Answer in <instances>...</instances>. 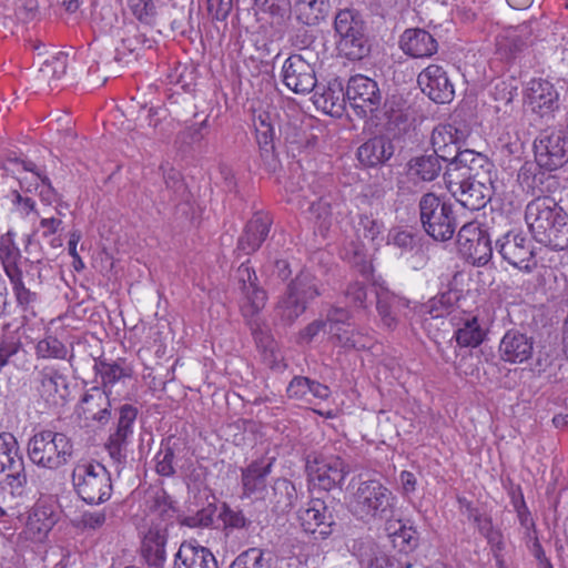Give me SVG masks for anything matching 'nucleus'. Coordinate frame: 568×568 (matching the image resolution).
Segmentation results:
<instances>
[{
    "instance_id": "46",
    "label": "nucleus",
    "mask_w": 568,
    "mask_h": 568,
    "mask_svg": "<svg viewBox=\"0 0 568 568\" xmlns=\"http://www.w3.org/2000/svg\"><path fill=\"white\" fill-rule=\"evenodd\" d=\"M100 373L103 388L108 390L114 384L130 378L132 376V368L120 363H101Z\"/></svg>"
},
{
    "instance_id": "3",
    "label": "nucleus",
    "mask_w": 568,
    "mask_h": 568,
    "mask_svg": "<svg viewBox=\"0 0 568 568\" xmlns=\"http://www.w3.org/2000/svg\"><path fill=\"white\" fill-rule=\"evenodd\" d=\"M72 485L87 504H102L112 495L111 475L98 462L79 460L72 470Z\"/></svg>"
},
{
    "instance_id": "45",
    "label": "nucleus",
    "mask_w": 568,
    "mask_h": 568,
    "mask_svg": "<svg viewBox=\"0 0 568 568\" xmlns=\"http://www.w3.org/2000/svg\"><path fill=\"white\" fill-rule=\"evenodd\" d=\"M386 531L393 538L395 546L403 549L410 548L416 540V530L406 526L398 519H388L386 523Z\"/></svg>"
},
{
    "instance_id": "36",
    "label": "nucleus",
    "mask_w": 568,
    "mask_h": 568,
    "mask_svg": "<svg viewBox=\"0 0 568 568\" xmlns=\"http://www.w3.org/2000/svg\"><path fill=\"white\" fill-rule=\"evenodd\" d=\"M457 329L454 337L460 347H477L485 337L486 329L479 323L477 316L466 314L456 323Z\"/></svg>"
},
{
    "instance_id": "32",
    "label": "nucleus",
    "mask_w": 568,
    "mask_h": 568,
    "mask_svg": "<svg viewBox=\"0 0 568 568\" xmlns=\"http://www.w3.org/2000/svg\"><path fill=\"white\" fill-rule=\"evenodd\" d=\"M271 220L263 214H255L247 223L239 239L237 250L248 255L255 252L265 241L270 231Z\"/></svg>"
},
{
    "instance_id": "10",
    "label": "nucleus",
    "mask_w": 568,
    "mask_h": 568,
    "mask_svg": "<svg viewBox=\"0 0 568 568\" xmlns=\"http://www.w3.org/2000/svg\"><path fill=\"white\" fill-rule=\"evenodd\" d=\"M537 164L555 171L568 162V138L559 131L541 133L534 143Z\"/></svg>"
},
{
    "instance_id": "60",
    "label": "nucleus",
    "mask_w": 568,
    "mask_h": 568,
    "mask_svg": "<svg viewBox=\"0 0 568 568\" xmlns=\"http://www.w3.org/2000/svg\"><path fill=\"white\" fill-rule=\"evenodd\" d=\"M209 10L216 20H224L230 14L233 0H207Z\"/></svg>"
},
{
    "instance_id": "51",
    "label": "nucleus",
    "mask_w": 568,
    "mask_h": 568,
    "mask_svg": "<svg viewBox=\"0 0 568 568\" xmlns=\"http://www.w3.org/2000/svg\"><path fill=\"white\" fill-rule=\"evenodd\" d=\"M256 344L265 351H273L274 339L270 334L267 324L258 318L247 321Z\"/></svg>"
},
{
    "instance_id": "43",
    "label": "nucleus",
    "mask_w": 568,
    "mask_h": 568,
    "mask_svg": "<svg viewBox=\"0 0 568 568\" xmlns=\"http://www.w3.org/2000/svg\"><path fill=\"white\" fill-rule=\"evenodd\" d=\"M333 343L345 349H363L368 347V338L358 331L351 329L349 326L328 333Z\"/></svg>"
},
{
    "instance_id": "63",
    "label": "nucleus",
    "mask_w": 568,
    "mask_h": 568,
    "mask_svg": "<svg viewBox=\"0 0 568 568\" xmlns=\"http://www.w3.org/2000/svg\"><path fill=\"white\" fill-rule=\"evenodd\" d=\"M38 172L26 168V174L19 179L21 187L28 192L38 191L41 180H44Z\"/></svg>"
},
{
    "instance_id": "49",
    "label": "nucleus",
    "mask_w": 568,
    "mask_h": 568,
    "mask_svg": "<svg viewBox=\"0 0 568 568\" xmlns=\"http://www.w3.org/2000/svg\"><path fill=\"white\" fill-rule=\"evenodd\" d=\"M131 13L142 23L151 26L155 22L156 7L153 0H128Z\"/></svg>"
},
{
    "instance_id": "14",
    "label": "nucleus",
    "mask_w": 568,
    "mask_h": 568,
    "mask_svg": "<svg viewBox=\"0 0 568 568\" xmlns=\"http://www.w3.org/2000/svg\"><path fill=\"white\" fill-rule=\"evenodd\" d=\"M494 164L488 158L473 150L459 151L452 158L445 179H475L490 181Z\"/></svg>"
},
{
    "instance_id": "53",
    "label": "nucleus",
    "mask_w": 568,
    "mask_h": 568,
    "mask_svg": "<svg viewBox=\"0 0 568 568\" xmlns=\"http://www.w3.org/2000/svg\"><path fill=\"white\" fill-rule=\"evenodd\" d=\"M365 568H413L409 562H398L392 559L384 551L375 550L366 560H362Z\"/></svg>"
},
{
    "instance_id": "38",
    "label": "nucleus",
    "mask_w": 568,
    "mask_h": 568,
    "mask_svg": "<svg viewBox=\"0 0 568 568\" xmlns=\"http://www.w3.org/2000/svg\"><path fill=\"white\" fill-rule=\"evenodd\" d=\"M329 7V0H295L293 10L300 22L315 26L326 18Z\"/></svg>"
},
{
    "instance_id": "57",
    "label": "nucleus",
    "mask_w": 568,
    "mask_h": 568,
    "mask_svg": "<svg viewBox=\"0 0 568 568\" xmlns=\"http://www.w3.org/2000/svg\"><path fill=\"white\" fill-rule=\"evenodd\" d=\"M220 517L225 527L241 529L247 525V519L242 511L226 506L221 511Z\"/></svg>"
},
{
    "instance_id": "17",
    "label": "nucleus",
    "mask_w": 568,
    "mask_h": 568,
    "mask_svg": "<svg viewBox=\"0 0 568 568\" xmlns=\"http://www.w3.org/2000/svg\"><path fill=\"white\" fill-rule=\"evenodd\" d=\"M445 181L448 191L465 209L477 211L486 205L489 193L488 180L445 179Z\"/></svg>"
},
{
    "instance_id": "16",
    "label": "nucleus",
    "mask_w": 568,
    "mask_h": 568,
    "mask_svg": "<svg viewBox=\"0 0 568 568\" xmlns=\"http://www.w3.org/2000/svg\"><path fill=\"white\" fill-rule=\"evenodd\" d=\"M500 256L514 267L530 271L534 257L531 240L521 232L509 231L496 241Z\"/></svg>"
},
{
    "instance_id": "29",
    "label": "nucleus",
    "mask_w": 568,
    "mask_h": 568,
    "mask_svg": "<svg viewBox=\"0 0 568 568\" xmlns=\"http://www.w3.org/2000/svg\"><path fill=\"white\" fill-rule=\"evenodd\" d=\"M400 48L413 58H427L437 52L438 45L429 32L422 29H409L402 36Z\"/></svg>"
},
{
    "instance_id": "9",
    "label": "nucleus",
    "mask_w": 568,
    "mask_h": 568,
    "mask_svg": "<svg viewBox=\"0 0 568 568\" xmlns=\"http://www.w3.org/2000/svg\"><path fill=\"white\" fill-rule=\"evenodd\" d=\"M306 468L310 483L325 491L338 487L349 473L345 462L335 455L317 456L308 460Z\"/></svg>"
},
{
    "instance_id": "64",
    "label": "nucleus",
    "mask_w": 568,
    "mask_h": 568,
    "mask_svg": "<svg viewBox=\"0 0 568 568\" xmlns=\"http://www.w3.org/2000/svg\"><path fill=\"white\" fill-rule=\"evenodd\" d=\"M346 297L355 305L363 306L366 300V291L363 284L356 282L346 290Z\"/></svg>"
},
{
    "instance_id": "28",
    "label": "nucleus",
    "mask_w": 568,
    "mask_h": 568,
    "mask_svg": "<svg viewBox=\"0 0 568 568\" xmlns=\"http://www.w3.org/2000/svg\"><path fill=\"white\" fill-rule=\"evenodd\" d=\"M464 139L463 131L453 124H440L433 130L432 146L443 161H452L459 152V143Z\"/></svg>"
},
{
    "instance_id": "61",
    "label": "nucleus",
    "mask_w": 568,
    "mask_h": 568,
    "mask_svg": "<svg viewBox=\"0 0 568 568\" xmlns=\"http://www.w3.org/2000/svg\"><path fill=\"white\" fill-rule=\"evenodd\" d=\"M325 321H314L311 324H308L303 331L300 332L298 335V342L300 343H311L315 336L318 335L320 332H322L326 327Z\"/></svg>"
},
{
    "instance_id": "23",
    "label": "nucleus",
    "mask_w": 568,
    "mask_h": 568,
    "mask_svg": "<svg viewBox=\"0 0 568 568\" xmlns=\"http://www.w3.org/2000/svg\"><path fill=\"white\" fill-rule=\"evenodd\" d=\"M273 460L261 458L242 469V488L245 497L262 498L266 490V478L271 473Z\"/></svg>"
},
{
    "instance_id": "20",
    "label": "nucleus",
    "mask_w": 568,
    "mask_h": 568,
    "mask_svg": "<svg viewBox=\"0 0 568 568\" xmlns=\"http://www.w3.org/2000/svg\"><path fill=\"white\" fill-rule=\"evenodd\" d=\"M526 105L540 118L550 116L558 109L559 93L547 80L532 79L526 90Z\"/></svg>"
},
{
    "instance_id": "13",
    "label": "nucleus",
    "mask_w": 568,
    "mask_h": 568,
    "mask_svg": "<svg viewBox=\"0 0 568 568\" xmlns=\"http://www.w3.org/2000/svg\"><path fill=\"white\" fill-rule=\"evenodd\" d=\"M239 288L241 291L240 307L243 316L251 321L258 318V314L264 308L267 295L261 288L256 281V274L247 264L242 263L236 272Z\"/></svg>"
},
{
    "instance_id": "35",
    "label": "nucleus",
    "mask_w": 568,
    "mask_h": 568,
    "mask_svg": "<svg viewBox=\"0 0 568 568\" xmlns=\"http://www.w3.org/2000/svg\"><path fill=\"white\" fill-rule=\"evenodd\" d=\"M290 398L312 403L313 399H326L331 390L326 385L312 381L307 377H294L287 386Z\"/></svg>"
},
{
    "instance_id": "7",
    "label": "nucleus",
    "mask_w": 568,
    "mask_h": 568,
    "mask_svg": "<svg viewBox=\"0 0 568 568\" xmlns=\"http://www.w3.org/2000/svg\"><path fill=\"white\" fill-rule=\"evenodd\" d=\"M335 30L339 36L338 50L351 60H361L367 53L363 23L353 10H342L335 17Z\"/></svg>"
},
{
    "instance_id": "52",
    "label": "nucleus",
    "mask_w": 568,
    "mask_h": 568,
    "mask_svg": "<svg viewBox=\"0 0 568 568\" xmlns=\"http://www.w3.org/2000/svg\"><path fill=\"white\" fill-rule=\"evenodd\" d=\"M17 302L23 308L30 307L37 300L36 293L27 288L22 281V272L8 276Z\"/></svg>"
},
{
    "instance_id": "8",
    "label": "nucleus",
    "mask_w": 568,
    "mask_h": 568,
    "mask_svg": "<svg viewBox=\"0 0 568 568\" xmlns=\"http://www.w3.org/2000/svg\"><path fill=\"white\" fill-rule=\"evenodd\" d=\"M59 519V513L53 505L38 501L27 511L19 538L32 544H43Z\"/></svg>"
},
{
    "instance_id": "50",
    "label": "nucleus",
    "mask_w": 568,
    "mask_h": 568,
    "mask_svg": "<svg viewBox=\"0 0 568 568\" xmlns=\"http://www.w3.org/2000/svg\"><path fill=\"white\" fill-rule=\"evenodd\" d=\"M389 243L398 247L402 253H418L420 240L408 231L397 230L389 234Z\"/></svg>"
},
{
    "instance_id": "44",
    "label": "nucleus",
    "mask_w": 568,
    "mask_h": 568,
    "mask_svg": "<svg viewBox=\"0 0 568 568\" xmlns=\"http://www.w3.org/2000/svg\"><path fill=\"white\" fill-rule=\"evenodd\" d=\"M402 305H404V301L393 294H378L376 307L381 320L386 327L392 328L396 325L395 313Z\"/></svg>"
},
{
    "instance_id": "41",
    "label": "nucleus",
    "mask_w": 568,
    "mask_h": 568,
    "mask_svg": "<svg viewBox=\"0 0 568 568\" xmlns=\"http://www.w3.org/2000/svg\"><path fill=\"white\" fill-rule=\"evenodd\" d=\"M442 158L435 152L432 154L416 156L409 162L412 174L419 176L424 181L435 180L442 171Z\"/></svg>"
},
{
    "instance_id": "56",
    "label": "nucleus",
    "mask_w": 568,
    "mask_h": 568,
    "mask_svg": "<svg viewBox=\"0 0 568 568\" xmlns=\"http://www.w3.org/2000/svg\"><path fill=\"white\" fill-rule=\"evenodd\" d=\"M254 128L256 131V138L258 143L268 144L274 134L275 130L270 122V116L266 113H261L254 119Z\"/></svg>"
},
{
    "instance_id": "24",
    "label": "nucleus",
    "mask_w": 568,
    "mask_h": 568,
    "mask_svg": "<svg viewBox=\"0 0 568 568\" xmlns=\"http://www.w3.org/2000/svg\"><path fill=\"white\" fill-rule=\"evenodd\" d=\"M110 406L109 390L93 386L84 393L78 412L85 420L103 423L110 417Z\"/></svg>"
},
{
    "instance_id": "4",
    "label": "nucleus",
    "mask_w": 568,
    "mask_h": 568,
    "mask_svg": "<svg viewBox=\"0 0 568 568\" xmlns=\"http://www.w3.org/2000/svg\"><path fill=\"white\" fill-rule=\"evenodd\" d=\"M71 440L62 433L42 430L28 443V455L33 464L47 469H58L72 456Z\"/></svg>"
},
{
    "instance_id": "19",
    "label": "nucleus",
    "mask_w": 568,
    "mask_h": 568,
    "mask_svg": "<svg viewBox=\"0 0 568 568\" xmlns=\"http://www.w3.org/2000/svg\"><path fill=\"white\" fill-rule=\"evenodd\" d=\"M4 471H8L7 480L10 487L20 488L27 483L18 442L10 433L0 434V474Z\"/></svg>"
},
{
    "instance_id": "34",
    "label": "nucleus",
    "mask_w": 568,
    "mask_h": 568,
    "mask_svg": "<svg viewBox=\"0 0 568 568\" xmlns=\"http://www.w3.org/2000/svg\"><path fill=\"white\" fill-rule=\"evenodd\" d=\"M135 418L136 409L133 406L123 405L120 408L116 432L110 436L109 443L106 445L112 458H120L122 445L125 444L128 437L131 436L133 433L132 426Z\"/></svg>"
},
{
    "instance_id": "18",
    "label": "nucleus",
    "mask_w": 568,
    "mask_h": 568,
    "mask_svg": "<svg viewBox=\"0 0 568 568\" xmlns=\"http://www.w3.org/2000/svg\"><path fill=\"white\" fill-rule=\"evenodd\" d=\"M417 82L423 93L436 103H448L454 98V84L442 65L430 64L425 68L418 74Z\"/></svg>"
},
{
    "instance_id": "30",
    "label": "nucleus",
    "mask_w": 568,
    "mask_h": 568,
    "mask_svg": "<svg viewBox=\"0 0 568 568\" xmlns=\"http://www.w3.org/2000/svg\"><path fill=\"white\" fill-rule=\"evenodd\" d=\"M166 534L164 526H155L148 530L142 542V556L149 568H163L165 562Z\"/></svg>"
},
{
    "instance_id": "1",
    "label": "nucleus",
    "mask_w": 568,
    "mask_h": 568,
    "mask_svg": "<svg viewBox=\"0 0 568 568\" xmlns=\"http://www.w3.org/2000/svg\"><path fill=\"white\" fill-rule=\"evenodd\" d=\"M525 220L537 242L555 250L568 247V214L552 197L530 201L526 206Z\"/></svg>"
},
{
    "instance_id": "55",
    "label": "nucleus",
    "mask_w": 568,
    "mask_h": 568,
    "mask_svg": "<svg viewBox=\"0 0 568 568\" xmlns=\"http://www.w3.org/2000/svg\"><path fill=\"white\" fill-rule=\"evenodd\" d=\"M351 314L347 310L342 307H332L326 315V325L328 333H335L337 329L349 326Z\"/></svg>"
},
{
    "instance_id": "47",
    "label": "nucleus",
    "mask_w": 568,
    "mask_h": 568,
    "mask_svg": "<svg viewBox=\"0 0 568 568\" xmlns=\"http://www.w3.org/2000/svg\"><path fill=\"white\" fill-rule=\"evenodd\" d=\"M383 224L371 215L363 214L359 216L356 225L357 235L372 244H378L382 237Z\"/></svg>"
},
{
    "instance_id": "33",
    "label": "nucleus",
    "mask_w": 568,
    "mask_h": 568,
    "mask_svg": "<svg viewBox=\"0 0 568 568\" xmlns=\"http://www.w3.org/2000/svg\"><path fill=\"white\" fill-rule=\"evenodd\" d=\"M394 154V145L385 136H375L363 143L357 151L359 162L366 166H377Z\"/></svg>"
},
{
    "instance_id": "12",
    "label": "nucleus",
    "mask_w": 568,
    "mask_h": 568,
    "mask_svg": "<svg viewBox=\"0 0 568 568\" xmlns=\"http://www.w3.org/2000/svg\"><path fill=\"white\" fill-rule=\"evenodd\" d=\"M457 243L459 251L474 264L485 265L493 255L491 242L480 226L470 222L460 227L457 233Z\"/></svg>"
},
{
    "instance_id": "31",
    "label": "nucleus",
    "mask_w": 568,
    "mask_h": 568,
    "mask_svg": "<svg viewBox=\"0 0 568 568\" xmlns=\"http://www.w3.org/2000/svg\"><path fill=\"white\" fill-rule=\"evenodd\" d=\"M173 568H217V562L209 549L183 542L175 555Z\"/></svg>"
},
{
    "instance_id": "27",
    "label": "nucleus",
    "mask_w": 568,
    "mask_h": 568,
    "mask_svg": "<svg viewBox=\"0 0 568 568\" xmlns=\"http://www.w3.org/2000/svg\"><path fill=\"white\" fill-rule=\"evenodd\" d=\"M257 20L273 28H284L291 19V0H254Z\"/></svg>"
},
{
    "instance_id": "39",
    "label": "nucleus",
    "mask_w": 568,
    "mask_h": 568,
    "mask_svg": "<svg viewBox=\"0 0 568 568\" xmlns=\"http://www.w3.org/2000/svg\"><path fill=\"white\" fill-rule=\"evenodd\" d=\"M16 233L8 231L0 237V261L7 276L20 273L21 252L16 244Z\"/></svg>"
},
{
    "instance_id": "2",
    "label": "nucleus",
    "mask_w": 568,
    "mask_h": 568,
    "mask_svg": "<svg viewBox=\"0 0 568 568\" xmlns=\"http://www.w3.org/2000/svg\"><path fill=\"white\" fill-rule=\"evenodd\" d=\"M396 501V496L388 487L377 479H368L361 481L351 494L348 508L357 519L373 523L387 518Z\"/></svg>"
},
{
    "instance_id": "62",
    "label": "nucleus",
    "mask_w": 568,
    "mask_h": 568,
    "mask_svg": "<svg viewBox=\"0 0 568 568\" xmlns=\"http://www.w3.org/2000/svg\"><path fill=\"white\" fill-rule=\"evenodd\" d=\"M399 485L402 495L405 498H409L416 490L417 479L413 473L403 470L399 474Z\"/></svg>"
},
{
    "instance_id": "21",
    "label": "nucleus",
    "mask_w": 568,
    "mask_h": 568,
    "mask_svg": "<svg viewBox=\"0 0 568 568\" xmlns=\"http://www.w3.org/2000/svg\"><path fill=\"white\" fill-rule=\"evenodd\" d=\"M37 390L50 405H59L68 394V377L53 365H47L38 372Z\"/></svg>"
},
{
    "instance_id": "5",
    "label": "nucleus",
    "mask_w": 568,
    "mask_h": 568,
    "mask_svg": "<svg viewBox=\"0 0 568 568\" xmlns=\"http://www.w3.org/2000/svg\"><path fill=\"white\" fill-rule=\"evenodd\" d=\"M420 222L425 232L435 241H448L456 230L452 204L434 193L424 194L419 201Z\"/></svg>"
},
{
    "instance_id": "48",
    "label": "nucleus",
    "mask_w": 568,
    "mask_h": 568,
    "mask_svg": "<svg viewBox=\"0 0 568 568\" xmlns=\"http://www.w3.org/2000/svg\"><path fill=\"white\" fill-rule=\"evenodd\" d=\"M230 568H271V564L263 550L250 548L239 555Z\"/></svg>"
},
{
    "instance_id": "6",
    "label": "nucleus",
    "mask_w": 568,
    "mask_h": 568,
    "mask_svg": "<svg viewBox=\"0 0 568 568\" xmlns=\"http://www.w3.org/2000/svg\"><path fill=\"white\" fill-rule=\"evenodd\" d=\"M318 284L314 275L301 272L287 286L280 298L276 310L283 321L294 322L307 308V304L320 295Z\"/></svg>"
},
{
    "instance_id": "58",
    "label": "nucleus",
    "mask_w": 568,
    "mask_h": 568,
    "mask_svg": "<svg viewBox=\"0 0 568 568\" xmlns=\"http://www.w3.org/2000/svg\"><path fill=\"white\" fill-rule=\"evenodd\" d=\"M173 457L174 455L171 448L161 449L155 456L156 473L162 476L172 475L174 473Z\"/></svg>"
},
{
    "instance_id": "54",
    "label": "nucleus",
    "mask_w": 568,
    "mask_h": 568,
    "mask_svg": "<svg viewBox=\"0 0 568 568\" xmlns=\"http://www.w3.org/2000/svg\"><path fill=\"white\" fill-rule=\"evenodd\" d=\"M106 523L105 509L84 511L75 521V526L83 530H98L101 529Z\"/></svg>"
},
{
    "instance_id": "40",
    "label": "nucleus",
    "mask_w": 568,
    "mask_h": 568,
    "mask_svg": "<svg viewBox=\"0 0 568 568\" xmlns=\"http://www.w3.org/2000/svg\"><path fill=\"white\" fill-rule=\"evenodd\" d=\"M457 295L453 292H445L434 296L427 303L420 306L419 313L424 316V322L436 318H443L448 315L456 302Z\"/></svg>"
},
{
    "instance_id": "15",
    "label": "nucleus",
    "mask_w": 568,
    "mask_h": 568,
    "mask_svg": "<svg viewBox=\"0 0 568 568\" xmlns=\"http://www.w3.org/2000/svg\"><path fill=\"white\" fill-rule=\"evenodd\" d=\"M346 97L359 116L373 113L381 102L377 83L368 77L356 74L347 83Z\"/></svg>"
},
{
    "instance_id": "25",
    "label": "nucleus",
    "mask_w": 568,
    "mask_h": 568,
    "mask_svg": "<svg viewBox=\"0 0 568 568\" xmlns=\"http://www.w3.org/2000/svg\"><path fill=\"white\" fill-rule=\"evenodd\" d=\"M317 110L331 116H342L346 106V92L341 82H329L327 87L318 88L313 95Z\"/></svg>"
},
{
    "instance_id": "37",
    "label": "nucleus",
    "mask_w": 568,
    "mask_h": 568,
    "mask_svg": "<svg viewBox=\"0 0 568 568\" xmlns=\"http://www.w3.org/2000/svg\"><path fill=\"white\" fill-rule=\"evenodd\" d=\"M68 54L59 51L45 59L38 71L37 81L40 89L54 88L57 82L65 74Z\"/></svg>"
},
{
    "instance_id": "22",
    "label": "nucleus",
    "mask_w": 568,
    "mask_h": 568,
    "mask_svg": "<svg viewBox=\"0 0 568 568\" xmlns=\"http://www.w3.org/2000/svg\"><path fill=\"white\" fill-rule=\"evenodd\" d=\"M534 341L517 329H508L500 339L498 353L501 361L523 364L531 358Z\"/></svg>"
},
{
    "instance_id": "11",
    "label": "nucleus",
    "mask_w": 568,
    "mask_h": 568,
    "mask_svg": "<svg viewBox=\"0 0 568 568\" xmlns=\"http://www.w3.org/2000/svg\"><path fill=\"white\" fill-rule=\"evenodd\" d=\"M282 80L296 94L311 93L317 83L314 64L305 54H292L283 63Z\"/></svg>"
},
{
    "instance_id": "26",
    "label": "nucleus",
    "mask_w": 568,
    "mask_h": 568,
    "mask_svg": "<svg viewBox=\"0 0 568 568\" xmlns=\"http://www.w3.org/2000/svg\"><path fill=\"white\" fill-rule=\"evenodd\" d=\"M298 520L306 532L314 534L318 530L321 535H326L332 524V514L325 503L316 498L298 510Z\"/></svg>"
},
{
    "instance_id": "59",
    "label": "nucleus",
    "mask_w": 568,
    "mask_h": 568,
    "mask_svg": "<svg viewBox=\"0 0 568 568\" xmlns=\"http://www.w3.org/2000/svg\"><path fill=\"white\" fill-rule=\"evenodd\" d=\"M308 210L316 221L327 224L331 216V206L327 201L320 199L316 202H312Z\"/></svg>"
},
{
    "instance_id": "42",
    "label": "nucleus",
    "mask_w": 568,
    "mask_h": 568,
    "mask_svg": "<svg viewBox=\"0 0 568 568\" xmlns=\"http://www.w3.org/2000/svg\"><path fill=\"white\" fill-rule=\"evenodd\" d=\"M36 355L43 359H67L69 349L55 336L45 335L36 344Z\"/></svg>"
}]
</instances>
